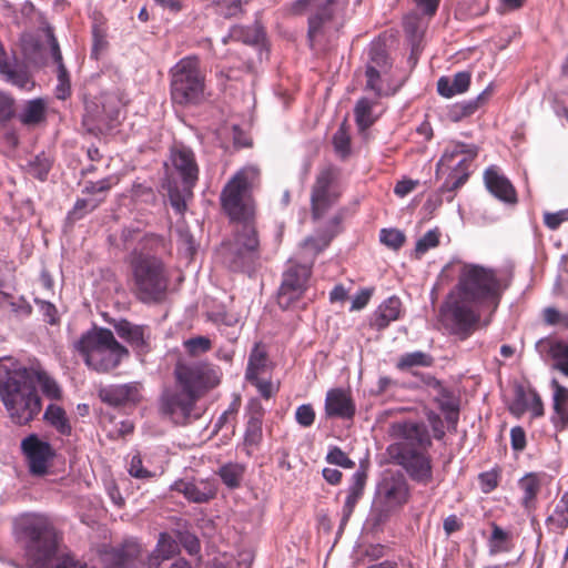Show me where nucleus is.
Instances as JSON below:
<instances>
[{"label":"nucleus","instance_id":"obj_1","mask_svg":"<svg viewBox=\"0 0 568 568\" xmlns=\"http://www.w3.org/2000/svg\"><path fill=\"white\" fill-rule=\"evenodd\" d=\"M457 266V283L440 305L439 318L449 334L466 339L479 327L481 310H495L507 285L495 268L466 262Z\"/></svg>","mask_w":568,"mask_h":568},{"label":"nucleus","instance_id":"obj_2","mask_svg":"<svg viewBox=\"0 0 568 568\" xmlns=\"http://www.w3.org/2000/svg\"><path fill=\"white\" fill-rule=\"evenodd\" d=\"M258 176L256 166H244L233 175L221 193L223 210L239 225L233 240L223 243L219 253L223 263L235 272L248 271L256 258L258 240L251 223L254 215L251 190L257 183Z\"/></svg>","mask_w":568,"mask_h":568},{"label":"nucleus","instance_id":"obj_3","mask_svg":"<svg viewBox=\"0 0 568 568\" xmlns=\"http://www.w3.org/2000/svg\"><path fill=\"white\" fill-rule=\"evenodd\" d=\"M0 398L12 423L26 425L41 412L31 373L13 357L0 358Z\"/></svg>","mask_w":568,"mask_h":568},{"label":"nucleus","instance_id":"obj_4","mask_svg":"<svg viewBox=\"0 0 568 568\" xmlns=\"http://www.w3.org/2000/svg\"><path fill=\"white\" fill-rule=\"evenodd\" d=\"M165 246V241L156 234H145L129 255V264L136 296L144 303L159 302L168 288L165 267L155 253Z\"/></svg>","mask_w":568,"mask_h":568},{"label":"nucleus","instance_id":"obj_5","mask_svg":"<svg viewBox=\"0 0 568 568\" xmlns=\"http://www.w3.org/2000/svg\"><path fill=\"white\" fill-rule=\"evenodd\" d=\"M75 348L92 369L105 373L114 369L129 356V351L120 344L108 328H94L83 334Z\"/></svg>","mask_w":568,"mask_h":568},{"label":"nucleus","instance_id":"obj_6","mask_svg":"<svg viewBox=\"0 0 568 568\" xmlns=\"http://www.w3.org/2000/svg\"><path fill=\"white\" fill-rule=\"evenodd\" d=\"M12 532L19 540L26 541L27 561L37 552L50 551L57 546L58 537L50 519L39 513H23L13 518Z\"/></svg>","mask_w":568,"mask_h":568},{"label":"nucleus","instance_id":"obj_7","mask_svg":"<svg viewBox=\"0 0 568 568\" xmlns=\"http://www.w3.org/2000/svg\"><path fill=\"white\" fill-rule=\"evenodd\" d=\"M172 100L182 105L199 104L205 99V77L195 55L181 59L172 69Z\"/></svg>","mask_w":568,"mask_h":568},{"label":"nucleus","instance_id":"obj_8","mask_svg":"<svg viewBox=\"0 0 568 568\" xmlns=\"http://www.w3.org/2000/svg\"><path fill=\"white\" fill-rule=\"evenodd\" d=\"M174 376L179 388L196 397L220 382L217 371L206 362H179L174 369Z\"/></svg>","mask_w":568,"mask_h":568},{"label":"nucleus","instance_id":"obj_9","mask_svg":"<svg viewBox=\"0 0 568 568\" xmlns=\"http://www.w3.org/2000/svg\"><path fill=\"white\" fill-rule=\"evenodd\" d=\"M389 458L405 469L418 484L427 485L433 480V466L429 456L419 449L406 447L403 443H393L387 449Z\"/></svg>","mask_w":568,"mask_h":568},{"label":"nucleus","instance_id":"obj_10","mask_svg":"<svg viewBox=\"0 0 568 568\" xmlns=\"http://www.w3.org/2000/svg\"><path fill=\"white\" fill-rule=\"evenodd\" d=\"M342 194L338 173L333 166L323 168L316 175L311 191V206L314 219H320L334 206Z\"/></svg>","mask_w":568,"mask_h":568},{"label":"nucleus","instance_id":"obj_11","mask_svg":"<svg viewBox=\"0 0 568 568\" xmlns=\"http://www.w3.org/2000/svg\"><path fill=\"white\" fill-rule=\"evenodd\" d=\"M310 276L311 267L307 265H293L284 272L277 296L282 308H288L301 298Z\"/></svg>","mask_w":568,"mask_h":568},{"label":"nucleus","instance_id":"obj_12","mask_svg":"<svg viewBox=\"0 0 568 568\" xmlns=\"http://www.w3.org/2000/svg\"><path fill=\"white\" fill-rule=\"evenodd\" d=\"M21 449L32 475L43 476L47 474L50 462L54 456V452L48 442L40 439L36 434H31L21 442Z\"/></svg>","mask_w":568,"mask_h":568},{"label":"nucleus","instance_id":"obj_13","mask_svg":"<svg viewBox=\"0 0 568 568\" xmlns=\"http://www.w3.org/2000/svg\"><path fill=\"white\" fill-rule=\"evenodd\" d=\"M199 397L180 388V390H166L161 397V409L173 423L184 424L193 410Z\"/></svg>","mask_w":568,"mask_h":568},{"label":"nucleus","instance_id":"obj_14","mask_svg":"<svg viewBox=\"0 0 568 568\" xmlns=\"http://www.w3.org/2000/svg\"><path fill=\"white\" fill-rule=\"evenodd\" d=\"M389 435L397 439L396 443H403L406 447L426 449L432 445L428 428L424 423L410 420L393 423Z\"/></svg>","mask_w":568,"mask_h":568},{"label":"nucleus","instance_id":"obj_15","mask_svg":"<svg viewBox=\"0 0 568 568\" xmlns=\"http://www.w3.org/2000/svg\"><path fill=\"white\" fill-rule=\"evenodd\" d=\"M171 489L195 504L207 503L217 494L216 481L210 478L179 479L171 485Z\"/></svg>","mask_w":568,"mask_h":568},{"label":"nucleus","instance_id":"obj_16","mask_svg":"<svg viewBox=\"0 0 568 568\" xmlns=\"http://www.w3.org/2000/svg\"><path fill=\"white\" fill-rule=\"evenodd\" d=\"M389 69L387 54L381 47H373L369 50V61L366 65L365 90L372 91L377 98L388 95L392 92L384 88L382 74Z\"/></svg>","mask_w":568,"mask_h":568},{"label":"nucleus","instance_id":"obj_17","mask_svg":"<svg viewBox=\"0 0 568 568\" xmlns=\"http://www.w3.org/2000/svg\"><path fill=\"white\" fill-rule=\"evenodd\" d=\"M438 2H417L416 8L404 17L403 26L413 50L420 42L427 20L437 11Z\"/></svg>","mask_w":568,"mask_h":568},{"label":"nucleus","instance_id":"obj_18","mask_svg":"<svg viewBox=\"0 0 568 568\" xmlns=\"http://www.w3.org/2000/svg\"><path fill=\"white\" fill-rule=\"evenodd\" d=\"M114 331L138 355L146 354L150 351L151 331L148 326L120 320L114 324Z\"/></svg>","mask_w":568,"mask_h":568},{"label":"nucleus","instance_id":"obj_19","mask_svg":"<svg viewBox=\"0 0 568 568\" xmlns=\"http://www.w3.org/2000/svg\"><path fill=\"white\" fill-rule=\"evenodd\" d=\"M171 161L185 191L192 189L199 179V168L193 151L185 146H175L171 152Z\"/></svg>","mask_w":568,"mask_h":568},{"label":"nucleus","instance_id":"obj_20","mask_svg":"<svg viewBox=\"0 0 568 568\" xmlns=\"http://www.w3.org/2000/svg\"><path fill=\"white\" fill-rule=\"evenodd\" d=\"M377 494L385 506L399 507L408 501L409 486L403 476H389L379 483Z\"/></svg>","mask_w":568,"mask_h":568},{"label":"nucleus","instance_id":"obj_21","mask_svg":"<svg viewBox=\"0 0 568 568\" xmlns=\"http://www.w3.org/2000/svg\"><path fill=\"white\" fill-rule=\"evenodd\" d=\"M478 150H464V156L457 159L454 163H437V174H447V184L449 190H454L463 185L469 176V166L477 158Z\"/></svg>","mask_w":568,"mask_h":568},{"label":"nucleus","instance_id":"obj_22","mask_svg":"<svg viewBox=\"0 0 568 568\" xmlns=\"http://www.w3.org/2000/svg\"><path fill=\"white\" fill-rule=\"evenodd\" d=\"M338 3L323 2L315 14L308 19V36L312 40L321 31L337 30L342 26V19L336 13Z\"/></svg>","mask_w":568,"mask_h":568},{"label":"nucleus","instance_id":"obj_23","mask_svg":"<svg viewBox=\"0 0 568 568\" xmlns=\"http://www.w3.org/2000/svg\"><path fill=\"white\" fill-rule=\"evenodd\" d=\"M0 74L4 77L6 81L16 85L23 91H31L34 88V82L31 79L27 68L17 62H10L3 45L0 43Z\"/></svg>","mask_w":568,"mask_h":568},{"label":"nucleus","instance_id":"obj_24","mask_svg":"<svg viewBox=\"0 0 568 568\" xmlns=\"http://www.w3.org/2000/svg\"><path fill=\"white\" fill-rule=\"evenodd\" d=\"M484 181L488 191L506 203L516 202V191L510 181L500 172V170L491 165L486 169Z\"/></svg>","mask_w":568,"mask_h":568},{"label":"nucleus","instance_id":"obj_25","mask_svg":"<svg viewBox=\"0 0 568 568\" xmlns=\"http://www.w3.org/2000/svg\"><path fill=\"white\" fill-rule=\"evenodd\" d=\"M325 414L327 417L349 419L355 414V405L345 390L334 388L326 394Z\"/></svg>","mask_w":568,"mask_h":568},{"label":"nucleus","instance_id":"obj_26","mask_svg":"<svg viewBox=\"0 0 568 568\" xmlns=\"http://www.w3.org/2000/svg\"><path fill=\"white\" fill-rule=\"evenodd\" d=\"M30 568H85L68 554H59L58 545L50 551L37 552L36 557L28 561Z\"/></svg>","mask_w":568,"mask_h":568},{"label":"nucleus","instance_id":"obj_27","mask_svg":"<svg viewBox=\"0 0 568 568\" xmlns=\"http://www.w3.org/2000/svg\"><path fill=\"white\" fill-rule=\"evenodd\" d=\"M552 415L551 423L556 430H564L568 427V388L560 385L558 381H551Z\"/></svg>","mask_w":568,"mask_h":568},{"label":"nucleus","instance_id":"obj_28","mask_svg":"<svg viewBox=\"0 0 568 568\" xmlns=\"http://www.w3.org/2000/svg\"><path fill=\"white\" fill-rule=\"evenodd\" d=\"M366 478L367 475L363 469H357L353 474L351 484L347 488L345 503L342 509L341 527H344L347 524L357 501L363 496Z\"/></svg>","mask_w":568,"mask_h":568},{"label":"nucleus","instance_id":"obj_29","mask_svg":"<svg viewBox=\"0 0 568 568\" xmlns=\"http://www.w3.org/2000/svg\"><path fill=\"white\" fill-rule=\"evenodd\" d=\"M99 396L104 403L114 406L135 402L139 398V384L129 383L106 386L100 389Z\"/></svg>","mask_w":568,"mask_h":568},{"label":"nucleus","instance_id":"obj_30","mask_svg":"<svg viewBox=\"0 0 568 568\" xmlns=\"http://www.w3.org/2000/svg\"><path fill=\"white\" fill-rule=\"evenodd\" d=\"M47 36L49 39L53 60L58 64V84L55 87V95L58 99L64 100L71 93L69 73L62 62V54L59 48V43L51 28L47 29Z\"/></svg>","mask_w":568,"mask_h":568},{"label":"nucleus","instance_id":"obj_31","mask_svg":"<svg viewBox=\"0 0 568 568\" xmlns=\"http://www.w3.org/2000/svg\"><path fill=\"white\" fill-rule=\"evenodd\" d=\"M402 313V302L397 296H390L385 300L374 312L371 325L377 329L386 328L392 322L399 318Z\"/></svg>","mask_w":568,"mask_h":568},{"label":"nucleus","instance_id":"obj_32","mask_svg":"<svg viewBox=\"0 0 568 568\" xmlns=\"http://www.w3.org/2000/svg\"><path fill=\"white\" fill-rule=\"evenodd\" d=\"M263 439V420L261 414H253L247 419L243 435V447L246 455L251 456L261 445Z\"/></svg>","mask_w":568,"mask_h":568},{"label":"nucleus","instance_id":"obj_33","mask_svg":"<svg viewBox=\"0 0 568 568\" xmlns=\"http://www.w3.org/2000/svg\"><path fill=\"white\" fill-rule=\"evenodd\" d=\"M494 90V84L489 83L486 89L480 92L475 99L456 103L450 110V118L454 121H459L463 118L474 114L478 108L484 104L490 97Z\"/></svg>","mask_w":568,"mask_h":568},{"label":"nucleus","instance_id":"obj_34","mask_svg":"<svg viewBox=\"0 0 568 568\" xmlns=\"http://www.w3.org/2000/svg\"><path fill=\"white\" fill-rule=\"evenodd\" d=\"M179 550L176 541L166 532H162L159 537L156 547L149 557V568H159L162 560L170 559Z\"/></svg>","mask_w":568,"mask_h":568},{"label":"nucleus","instance_id":"obj_35","mask_svg":"<svg viewBox=\"0 0 568 568\" xmlns=\"http://www.w3.org/2000/svg\"><path fill=\"white\" fill-rule=\"evenodd\" d=\"M268 371V358L265 347L261 344H255L248 356L245 377L246 379H256L262 377Z\"/></svg>","mask_w":568,"mask_h":568},{"label":"nucleus","instance_id":"obj_36","mask_svg":"<svg viewBox=\"0 0 568 568\" xmlns=\"http://www.w3.org/2000/svg\"><path fill=\"white\" fill-rule=\"evenodd\" d=\"M541 475L537 473H528L519 479L518 486L523 491L521 505L526 509L534 507L535 499L541 487Z\"/></svg>","mask_w":568,"mask_h":568},{"label":"nucleus","instance_id":"obj_37","mask_svg":"<svg viewBox=\"0 0 568 568\" xmlns=\"http://www.w3.org/2000/svg\"><path fill=\"white\" fill-rule=\"evenodd\" d=\"M47 102L43 99L29 100L19 113V120L26 125L38 124L45 119Z\"/></svg>","mask_w":568,"mask_h":568},{"label":"nucleus","instance_id":"obj_38","mask_svg":"<svg viewBox=\"0 0 568 568\" xmlns=\"http://www.w3.org/2000/svg\"><path fill=\"white\" fill-rule=\"evenodd\" d=\"M44 419L49 423L59 434L69 436L72 432L69 418L63 408L58 405L50 404L44 412Z\"/></svg>","mask_w":568,"mask_h":568},{"label":"nucleus","instance_id":"obj_39","mask_svg":"<svg viewBox=\"0 0 568 568\" xmlns=\"http://www.w3.org/2000/svg\"><path fill=\"white\" fill-rule=\"evenodd\" d=\"M374 105L375 101L368 98H362L357 101L354 114L356 123L362 130L367 129L375 122L376 116L373 114Z\"/></svg>","mask_w":568,"mask_h":568},{"label":"nucleus","instance_id":"obj_40","mask_svg":"<svg viewBox=\"0 0 568 568\" xmlns=\"http://www.w3.org/2000/svg\"><path fill=\"white\" fill-rule=\"evenodd\" d=\"M244 470V466L239 463H227L220 467L219 475L225 486L234 489L240 486Z\"/></svg>","mask_w":568,"mask_h":568},{"label":"nucleus","instance_id":"obj_41","mask_svg":"<svg viewBox=\"0 0 568 568\" xmlns=\"http://www.w3.org/2000/svg\"><path fill=\"white\" fill-rule=\"evenodd\" d=\"M433 357L422 351L406 353L398 359L397 367L399 369H407L415 366L429 367L433 365Z\"/></svg>","mask_w":568,"mask_h":568},{"label":"nucleus","instance_id":"obj_42","mask_svg":"<svg viewBox=\"0 0 568 568\" xmlns=\"http://www.w3.org/2000/svg\"><path fill=\"white\" fill-rule=\"evenodd\" d=\"M231 37L246 44H258L264 39V32L258 26L234 27Z\"/></svg>","mask_w":568,"mask_h":568},{"label":"nucleus","instance_id":"obj_43","mask_svg":"<svg viewBox=\"0 0 568 568\" xmlns=\"http://www.w3.org/2000/svg\"><path fill=\"white\" fill-rule=\"evenodd\" d=\"M464 150H478V146L474 143L452 140L446 144L438 162L449 163L452 161L454 163L457 159L464 156Z\"/></svg>","mask_w":568,"mask_h":568},{"label":"nucleus","instance_id":"obj_44","mask_svg":"<svg viewBox=\"0 0 568 568\" xmlns=\"http://www.w3.org/2000/svg\"><path fill=\"white\" fill-rule=\"evenodd\" d=\"M549 354L555 362V367L568 376V342L557 341L551 343Z\"/></svg>","mask_w":568,"mask_h":568},{"label":"nucleus","instance_id":"obj_45","mask_svg":"<svg viewBox=\"0 0 568 568\" xmlns=\"http://www.w3.org/2000/svg\"><path fill=\"white\" fill-rule=\"evenodd\" d=\"M436 400L440 410L445 414L447 422L455 425L458 420L457 400L447 392H443Z\"/></svg>","mask_w":568,"mask_h":568},{"label":"nucleus","instance_id":"obj_46","mask_svg":"<svg viewBox=\"0 0 568 568\" xmlns=\"http://www.w3.org/2000/svg\"><path fill=\"white\" fill-rule=\"evenodd\" d=\"M440 233L437 229L429 230L420 239L417 240L414 255L420 258L427 251L436 247L439 244Z\"/></svg>","mask_w":568,"mask_h":568},{"label":"nucleus","instance_id":"obj_47","mask_svg":"<svg viewBox=\"0 0 568 568\" xmlns=\"http://www.w3.org/2000/svg\"><path fill=\"white\" fill-rule=\"evenodd\" d=\"M405 239V234L397 229H383L379 233L381 243L394 251L403 246Z\"/></svg>","mask_w":568,"mask_h":568},{"label":"nucleus","instance_id":"obj_48","mask_svg":"<svg viewBox=\"0 0 568 568\" xmlns=\"http://www.w3.org/2000/svg\"><path fill=\"white\" fill-rule=\"evenodd\" d=\"M51 169V161L45 154H39L37 155L32 161L29 163V172L34 178L43 181L47 179V175Z\"/></svg>","mask_w":568,"mask_h":568},{"label":"nucleus","instance_id":"obj_49","mask_svg":"<svg viewBox=\"0 0 568 568\" xmlns=\"http://www.w3.org/2000/svg\"><path fill=\"white\" fill-rule=\"evenodd\" d=\"M333 145L335 152L341 158H346L351 152V140L346 130L341 126L333 135Z\"/></svg>","mask_w":568,"mask_h":568},{"label":"nucleus","instance_id":"obj_50","mask_svg":"<svg viewBox=\"0 0 568 568\" xmlns=\"http://www.w3.org/2000/svg\"><path fill=\"white\" fill-rule=\"evenodd\" d=\"M119 183V178L110 175L97 182H88L84 186L83 192L88 194H97L108 192L113 185Z\"/></svg>","mask_w":568,"mask_h":568},{"label":"nucleus","instance_id":"obj_51","mask_svg":"<svg viewBox=\"0 0 568 568\" xmlns=\"http://www.w3.org/2000/svg\"><path fill=\"white\" fill-rule=\"evenodd\" d=\"M508 539V534L501 529L499 526L494 525L491 537L489 540V550L490 554H497L501 551L508 550V548L505 546L506 540Z\"/></svg>","mask_w":568,"mask_h":568},{"label":"nucleus","instance_id":"obj_52","mask_svg":"<svg viewBox=\"0 0 568 568\" xmlns=\"http://www.w3.org/2000/svg\"><path fill=\"white\" fill-rule=\"evenodd\" d=\"M184 347L190 355H199L207 352L211 346V339L205 336H196L184 341Z\"/></svg>","mask_w":568,"mask_h":568},{"label":"nucleus","instance_id":"obj_53","mask_svg":"<svg viewBox=\"0 0 568 568\" xmlns=\"http://www.w3.org/2000/svg\"><path fill=\"white\" fill-rule=\"evenodd\" d=\"M129 474L132 477L139 478V479H148L153 476H155V471H152L145 467H143L142 458L139 454H135L131 457L130 464H129Z\"/></svg>","mask_w":568,"mask_h":568},{"label":"nucleus","instance_id":"obj_54","mask_svg":"<svg viewBox=\"0 0 568 568\" xmlns=\"http://www.w3.org/2000/svg\"><path fill=\"white\" fill-rule=\"evenodd\" d=\"M327 463L343 468H353L355 463L337 446L329 448L326 455Z\"/></svg>","mask_w":568,"mask_h":568},{"label":"nucleus","instance_id":"obj_55","mask_svg":"<svg viewBox=\"0 0 568 568\" xmlns=\"http://www.w3.org/2000/svg\"><path fill=\"white\" fill-rule=\"evenodd\" d=\"M191 190L185 191L183 187V192L181 193L176 189L169 190V200L172 207L176 211V213L182 214L186 209V197L191 195Z\"/></svg>","mask_w":568,"mask_h":568},{"label":"nucleus","instance_id":"obj_56","mask_svg":"<svg viewBox=\"0 0 568 568\" xmlns=\"http://www.w3.org/2000/svg\"><path fill=\"white\" fill-rule=\"evenodd\" d=\"M42 393L51 398V399H58L61 396V389L57 382L52 379L51 377L40 374L38 376Z\"/></svg>","mask_w":568,"mask_h":568},{"label":"nucleus","instance_id":"obj_57","mask_svg":"<svg viewBox=\"0 0 568 568\" xmlns=\"http://www.w3.org/2000/svg\"><path fill=\"white\" fill-rule=\"evenodd\" d=\"M295 420L303 427H310L315 420V412L311 404L300 405L295 410Z\"/></svg>","mask_w":568,"mask_h":568},{"label":"nucleus","instance_id":"obj_58","mask_svg":"<svg viewBox=\"0 0 568 568\" xmlns=\"http://www.w3.org/2000/svg\"><path fill=\"white\" fill-rule=\"evenodd\" d=\"M568 221V209L557 212H546L544 214V223L550 230L558 229L564 222Z\"/></svg>","mask_w":568,"mask_h":568},{"label":"nucleus","instance_id":"obj_59","mask_svg":"<svg viewBox=\"0 0 568 568\" xmlns=\"http://www.w3.org/2000/svg\"><path fill=\"white\" fill-rule=\"evenodd\" d=\"M527 410L530 412L532 418L541 417L545 413L544 404L540 396L535 390L528 392V397L525 398Z\"/></svg>","mask_w":568,"mask_h":568},{"label":"nucleus","instance_id":"obj_60","mask_svg":"<svg viewBox=\"0 0 568 568\" xmlns=\"http://www.w3.org/2000/svg\"><path fill=\"white\" fill-rule=\"evenodd\" d=\"M548 521L559 530L568 527V510L566 506H557L554 514L549 516Z\"/></svg>","mask_w":568,"mask_h":568},{"label":"nucleus","instance_id":"obj_61","mask_svg":"<svg viewBox=\"0 0 568 568\" xmlns=\"http://www.w3.org/2000/svg\"><path fill=\"white\" fill-rule=\"evenodd\" d=\"M479 484L484 493H490L498 486V474L494 470L479 475Z\"/></svg>","mask_w":568,"mask_h":568},{"label":"nucleus","instance_id":"obj_62","mask_svg":"<svg viewBox=\"0 0 568 568\" xmlns=\"http://www.w3.org/2000/svg\"><path fill=\"white\" fill-rule=\"evenodd\" d=\"M373 294V290L372 288H362L359 290L352 298V305H351V311H359L362 308H364L369 300H371V296Z\"/></svg>","mask_w":568,"mask_h":568},{"label":"nucleus","instance_id":"obj_63","mask_svg":"<svg viewBox=\"0 0 568 568\" xmlns=\"http://www.w3.org/2000/svg\"><path fill=\"white\" fill-rule=\"evenodd\" d=\"M34 301L39 305L40 312L42 313L44 321L48 322L49 324H55L58 322V311L55 306L47 301L38 298H36Z\"/></svg>","mask_w":568,"mask_h":568},{"label":"nucleus","instance_id":"obj_64","mask_svg":"<svg viewBox=\"0 0 568 568\" xmlns=\"http://www.w3.org/2000/svg\"><path fill=\"white\" fill-rule=\"evenodd\" d=\"M456 94L466 92L470 84V73L467 71L457 72L452 79Z\"/></svg>","mask_w":568,"mask_h":568}]
</instances>
